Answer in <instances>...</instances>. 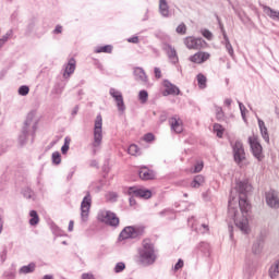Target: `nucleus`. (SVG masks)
Returning a JSON list of instances; mask_svg holds the SVG:
<instances>
[{"instance_id": "20e7f679", "label": "nucleus", "mask_w": 279, "mask_h": 279, "mask_svg": "<svg viewBox=\"0 0 279 279\" xmlns=\"http://www.w3.org/2000/svg\"><path fill=\"white\" fill-rule=\"evenodd\" d=\"M98 221L106 223V226H111L112 228L119 227L120 223L119 216L110 210L99 211Z\"/></svg>"}, {"instance_id": "5701e85b", "label": "nucleus", "mask_w": 279, "mask_h": 279, "mask_svg": "<svg viewBox=\"0 0 279 279\" xmlns=\"http://www.w3.org/2000/svg\"><path fill=\"white\" fill-rule=\"evenodd\" d=\"M29 217V226H38V223H40V217L36 210H31Z\"/></svg>"}, {"instance_id": "ea45409f", "label": "nucleus", "mask_w": 279, "mask_h": 279, "mask_svg": "<svg viewBox=\"0 0 279 279\" xmlns=\"http://www.w3.org/2000/svg\"><path fill=\"white\" fill-rule=\"evenodd\" d=\"M125 269V264L123 262H120L116 265L114 271L116 274H121Z\"/></svg>"}, {"instance_id": "7ed1b4c3", "label": "nucleus", "mask_w": 279, "mask_h": 279, "mask_svg": "<svg viewBox=\"0 0 279 279\" xmlns=\"http://www.w3.org/2000/svg\"><path fill=\"white\" fill-rule=\"evenodd\" d=\"M248 145H250L251 153L253 154L254 158L258 162H263V160H265V154L263 153V145H260V141H258V136H256V135L250 136Z\"/></svg>"}, {"instance_id": "e433bc0d", "label": "nucleus", "mask_w": 279, "mask_h": 279, "mask_svg": "<svg viewBox=\"0 0 279 279\" xmlns=\"http://www.w3.org/2000/svg\"><path fill=\"white\" fill-rule=\"evenodd\" d=\"M201 34L207 40H213V33L209 29L204 28V29L201 31Z\"/></svg>"}, {"instance_id": "f8f14e48", "label": "nucleus", "mask_w": 279, "mask_h": 279, "mask_svg": "<svg viewBox=\"0 0 279 279\" xmlns=\"http://www.w3.org/2000/svg\"><path fill=\"white\" fill-rule=\"evenodd\" d=\"M187 223L189 226H191L195 232H197L198 234H206L208 232H210V228H208V225L206 223H201V225H197L195 223V218L192 217V218H189L187 219Z\"/></svg>"}, {"instance_id": "49530a36", "label": "nucleus", "mask_w": 279, "mask_h": 279, "mask_svg": "<svg viewBox=\"0 0 279 279\" xmlns=\"http://www.w3.org/2000/svg\"><path fill=\"white\" fill-rule=\"evenodd\" d=\"M128 43H133V45H138V43H140L138 36L129 38Z\"/></svg>"}, {"instance_id": "0e129e2a", "label": "nucleus", "mask_w": 279, "mask_h": 279, "mask_svg": "<svg viewBox=\"0 0 279 279\" xmlns=\"http://www.w3.org/2000/svg\"><path fill=\"white\" fill-rule=\"evenodd\" d=\"M175 95H180V88L175 87Z\"/></svg>"}, {"instance_id": "a19ab883", "label": "nucleus", "mask_w": 279, "mask_h": 279, "mask_svg": "<svg viewBox=\"0 0 279 279\" xmlns=\"http://www.w3.org/2000/svg\"><path fill=\"white\" fill-rule=\"evenodd\" d=\"M19 94L25 97V95H29V87L28 86H21L19 88Z\"/></svg>"}, {"instance_id": "f03ea898", "label": "nucleus", "mask_w": 279, "mask_h": 279, "mask_svg": "<svg viewBox=\"0 0 279 279\" xmlns=\"http://www.w3.org/2000/svg\"><path fill=\"white\" fill-rule=\"evenodd\" d=\"M137 263L140 265H154L156 263V250L150 239H144L138 251Z\"/></svg>"}, {"instance_id": "0eeeda50", "label": "nucleus", "mask_w": 279, "mask_h": 279, "mask_svg": "<svg viewBox=\"0 0 279 279\" xmlns=\"http://www.w3.org/2000/svg\"><path fill=\"white\" fill-rule=\"evenodd\" d=\"M143 232H145V228L125 227L119 235V241H125L126 239H136V236L143 234Z\"/></svg>"}, {"instance_id": "ddd939ff", "label": "nucleus", "mask_w": 279, "mask_h": 279, "mask_svg": "<svg viewBox=\"0 0 279 279\" xmlns=\"http://www.w3.org/2000/svg\"><path fill=\"white\" fill-rule=\"evenodd\" d=\"M109 94L111 95V97H113V99H116L117 106L119 110H125V104L123 102V95H121V92L111 88L109 90Z\"/></svg>"}, {"instance_id": "1a4fd4ad", "label": "nucleus", "mask_w": 279, "mask_h": 279, "mask_svg": "<svg viewBox=\"0 0 279 279\" xmlns=\"http://www.w3.org/2000/svg\"><path fill=\"white\" fill-rule=\"evenodd\" d=\"M265 197H266V204L267 206H269V208H275V209L279 208L278 192H276L275 190H270L266 192Z\"/></svg>"}, {"instance_id": "4c0bfd02", "label": "nucleus", "mask_w": 279, "mask_h": 279, "mask_svg": "<svg viewBox=\"0 0 279 279\" xmlns=\"http://www.w3.org/2000/svg\"><path fill=\"white\" fill-rule=\"evenodd\" d=\"M204 169V162L198 161L195 163L194 169L192 170V173H199Z\"/></svg>"}, {"instance_id": "37998d69", "label": "nucleus", "mask_w": 279, "mask_h": 279, "mask_svg": "<svg viewBox=\"0 0 279 279\" xmlns=\"http://www.w3.org/2000/svg\"><path fill=\"white\" fill-rule=\"evenodd\" d=\"M217 21H218V25L220 27V32H221L223 38H226V36H228V33H226V28L223 27V24L221 23V20H219V16H217Z\"/></svg>"}, {"instance_id": "4d7b16f0", "label": "nucleus", "mask_w": 279, "mask_h": 279, "mask_svg": "<svg viewBox=\"0 0 279 279\" xmlns=\"http://www.w3.org/2000/svg\"><path fill=\"white\" fill-rule=\"evenodd\" d=\"M170 125H171V129H172V130L175 129V123L173 122V119L170 121Z\"/></svg>"}, {"instance_id": "680f3d73", "label": "nucleus", "mask_w": 279, "mask_h": 279, "mask_svg": "<svg viewBox=\"0 0 279 279\" xmlns=\"http://www.w3.org/2000/svg\"><path fill=\"white\" fill-rule=\"evenodd\" d=\"M167 120V116L166 114H162L161 116V121H166Z\"/></svg>"}, {"instance_id": "f704fd0d", "label": "nucleus", "mask_w": 279, "mask_h": 279, "mask_svg": "<svg viewBox=\"0 0 279 279\" xmlns=\"http://www.w3.org/2000/svg\"><path fill=\"white\" fill-rule=\"evenodd\" d=\"M184 128L182 126V120H175V134H182Z\"/></svg>"}, {"instance_id": "2eb2a0df", "label": "nucleus", "mask_w": 279, "mask_h": 279, "mask_svg": "<svg viewBox=\"0 0 279 279\" xmlns=\"http://www.w3.org/2000/svg\"><path fill=\"white\" fill-rule=\"evenodd\" d=\"M138 173L141 180H156V172L147 167H142Z\"/></svg>"}, {"instance_id": "72a5a7b5", "label": "nucleus", "mask_w": 279, "mask_h": 279, "mask_svg": "<svg viewBox=\"0 0 279 279\" xmlns=\"http://www.w3.org/2000/svg\"><path fill=\"white\" fill-rule=\"evenodd\" d=\"M53 165H60L62 162V156L58 151L52 153Z\"/></svg>"}, {"instance_id": "a211bd4d", "label": "nucleus", "mask_w": 279, "mask_h": 279, "mask_svg": "<svg viewBox=\"0 0 279 279\" xmlns=\"http://www.w3.org/2000/svg\"><path fill=\"white\" fill-rule=\"evenodd\" d=\"M263 10H264L265 14H267V16H269V19H272V21H279V11H276L267 5H264Z\"/></svg>"}, {"instance_id": "2f4dec72", "label": "nucleus", "mask_w": 279, "mask_h": 279, "mask_svg": "<svg viewBox=\"0 0 279 279\" xmlns=\"http://www.w3.org/2000/svg\"><path fill=\"white\" fill-rule=\"evenodd\" d=\"M138 99L141 104H147V99H149V94L147 90H141L138 94Z\"/></svg>"}, {"instance_id": "58836bf2", "label": "nucleus", "mask_w": 279, "mask_h": 279, "mask_svg": "<svg viewBox=\"0 0 279 279\" xmlns=\"http://www.w3.org/2000/svg\"><path fill=\"white\" fill-rule=\"evenodd\" d=\"M177 34H181V36H184V34H186V24L185 23H181L177 27Z\"/></svg>"}, {"instance_id": "69168bd1", "label": "nucleus", "mask_w": 279, "mask_h": 279, "mask_svg": "<svg viewBox=\"0 0 279 279\" xmlns=\"http://www.w3.org/2000/svg\"><path fill=\"white\" fill-rule=\"evenodd\" d=\"M3 256H4V258H5V256H8V250L3 251Z\"/></svg>"}, {"instance_id": "423d86ee", "label": "nucleus", "mask_w": 279, "mask_h": 279, "mask_svg": "<svg viewBox=\"0 0 279 279\" xmlns=\"http://www.w3.org/2000/svg\"><path fill=\"white\" fill-rule=\"evenodd\" d=\"M232 151H233V160L236 165L241 166L245 160V148L243 147V142L235 141L231 143Z\"/></svg>"}, {"instance_id": "393cba45", "label": "nucleus", "mask_w": 279, "mask_h": 279, "mask_svg": "<svg viewBox=\"0 0 279 279\" xmlns=\"http://www.w3.org/2000/svg\"><path fill=\"white\" fill-rule=\"evenodd\" d=\"M163 95L167 96V95H173V93H175V87L169 83V81H166L163 83Z\"/></svg>"}, {"instance_id": "09e8293b", "label": "nucleus", "mask_w": 279, "mask_h": 279, "mask_svg": "<svg viewBox=\"0 0 279 279\" xmlns=\"http://www.w3.org/2000/svg\"><path fill=\"white\" fill-rule=\"evenodd\" d=\"M182 267H184V260L179 259L175 264V269H182Z\"/></svg>"}, {"instance_id": "aec40b11", "label": "nucleus", "mask_w": 279, "mask_h": 279, "mask_svg": "<svg viewBox=\"0 0 279 279\" xmlns=\"http://www.w3.org/2000/svg\"><path fill=\"white\" fill-rule=\"evenodd\" d=\"M222 45H225L229 56L231 58H234V48L232 47V44L230 43V38H228V35H225Z\"/></svg>"}, {"instance_id": "c03bdc74", "label": "nucleus", "mask_w": 279, "mask_h": 279, "mask_svg": "<svg viewBox=\"0 0 279 279\" xmlns=\"http://www.w3.org/2000/svg\"><path fill=\"white\" fill-rule=\"evenodd\" d=\"M239 108H240V112H241L242 119H245V110H247L245 108V105H243V102H239Z\"/></svg>"}, {"instance_id": "f257e3e1", "label": "nucleus", "mask_w": 279, "mask_h": 279, "mask_svg": "<svg viewBox=\"0 0 279 279\" xmlns=\"http://www.w3.org/2000/svg\"><path fill=\"white\" fill-rule=\"evenodd\" d=\"M252 184L250 181H239L236 183V191L239 197L232 196V192L229 198L228 218L234 221V225L244 234L250 233V220L247 219L252 205L247 201V194L252 193Z\"/></svg>"}, {"instance_id": "9b49d317", "label": "nucleus", "mask_w": 279, "mask_h": 279, "mask_svg": "<svg viewBox=\"0 0 279 279\" xmlns=\"http://www.w3.org/2000/svg\"><path fill=\"white\" fill-rule=\"evenodd\" d=\"M129 195L141 197L142 199H149L151 197V191L141 187H129Z\"/></svg>"}, {"instance_id": "b1692460", "label": "nucleus", "mask_w": 279, "mask_h": 279, "mask_svg": "<svg viewBox=\"0 0 279 279\" xmlns=\"http://www.w3.org/2000/svg\"><path fill=\"white\" fill-rule=\"evenodd\" d=\"M196 80H197L198 88L204 90V88H206L207 86L206 83L208 82V78H206V75L199 73L197 74Z\"/></svg>"}, {"instance_id": "412c9836", "label": "nucleus", "mask_w": 279, "mask_h": 279, "mask_svg": "<svg viewBox=\"0 0 279 279\" xmlns=\"http://www.w3.org/2000/svg\"><path fill=\"white\" fill-rule=\"evenodd\" d=\"M134 75L140 82H147V74H145V70L142 68H135Z\"/></svg>"}, {"instance_id": "f3484780", "label": "nucleus", "mask_w": 279, "mask_h": 279, "mask_svg": "<svg viewBox=\"0 0 279 279\" xmlns=\"http://www.w3.org/2000/svg\"><path fill=\"white\" fill-rule=\"evenodd\" d=\"M206 183V178L202 174H197L193 178L191 182L192 189H199V186H204Z\"/></svg>"}, {"instance_id": "6e6552de", "label": "nucleus", "mask_w": 279, "mask_h": 279, "mask_svg": "<svg viewBox=\"0 0 279 279\" xmlns=\"http://www.w3.org/2000/svg\"><path fill=\"white\" fill-rule=\"evenodd\" d=\"M93 204V198L90 197V193L83 198L81 203V217L83 221H88V215L90 213V206Z\"/></svg>"}, {"instance_id": "4468645a", "label": "nucleus", "mask_w": 279, "mask_h": 279, "mask_svg": "<svg viewBox=\"0 0 279 279\" xmlns=\"http://www.w3.org/2000/svg\"><path fill=\"white\" fill-rule=\"evenodd\" d=\"M210 59V53L208 52H196L195 54L190 57V61L194 62V64H203L206 60Z\"/></svg>"}, {"instance_id": "bb28decb", "label": "nucleus", "mask_w": 279, "mask_h": 279, "mask_svg": "<svg viewBox=\"0 0 279 279\" xmlns=\"http://www.w3.org/2000/svg\"><path fill=\"white\" fill-rule=\"evenodd\" d=\"M95 53H112V45L97 47Z\"/></svg>"}, {"instance_id": "7c9ffc66", "label": "nucleus", "mask_w": 279, "mask_h": 279, "mask_svg": "<svg viewBox=\"0 0 279 279\" xmlns=\"http://www.w3.org/2000/svg\"><path fill=\"white\" fill-rule=\"evenodd\" d=\"M263 252V246L260 245V242H255L252 246V253L255 254V256H258Z\"/></svg>"}, {"instance_id": "13d9d810", "label": "nucleus", "mask_w": 279, "mask_h": 279, "mask_svg": "<svg viewBox=\"0 0 279 279\" xmlns=\"http://www.w3.org/2000/svg\"><path fill=\"white\" fill-rule=\"evenodd\" d=\"M43 279H53V276H51V275H46V276H44Z\"/></svg>"}, {"instance_id": "bf43d9fd", "label": "nucleus", "mask_w": 279, "mask_h": 279, "mask_svg": "<svg viewBox=\"0 0 279 279\" xmlns=\"http://www.w3.org/2000/svg\"><path fill=\"white\" fill-rule=\"evenodd\" d=\"M109 195H111V199H117V194L111 193V194H109Z\"/></svg>"}, {"instance_id": "a18cd8bd", "label": "nucleus", "mask_w": 279, "mask_h": 279, "mask_svg": "<svg viewBox=\"0 0 279 279\" xmlns=\"http://www.w3.org/2000/svg\"><path fill=\"white\" fill-rule=\"evenodd\" d=\"M154 72H155V77L157 80H160V77H162V71H160V68H155Z\"/></svg>"}, {"instance_id": "052dcab7", "label": "nucleus", "mask_w": 279, "mask_h": 279, "mask_svg": "<svg viewBox=\"0 0 279 279\" xmlns=\"http://www.w3.org/2000/svg\"><path fill=\"white\" fill-rule=\"evenodd\" d=\"M28 119H34V112H31V113L28 114Z\"/></svg>"}, {"instance_id": "4be33fe9", "label": "nucleus", "mask_w": 279, "mask_h": 279, "mask_svg": "<svg viewBox=\"0 0 279 279\" xmlns=\"http://www.w3.org/2000/svg\"><path fill=\"white\" fill-rule=\"evenodd\" d=\"M159 12L162 16H169V4L167 0H159Z\"/></svg>"}, {"instance_id": "79ce46f5", "label": "nucleus", "mask_w": 279, "mask_h": 279, "mask_svg": "<svg viewBox=\"0 0 279 279\" xmlns=\"http://www.w3.org/2000/svg\"><path fill=\"white\" fill-rule=\"evenodd\" d=\"M155 140H156V136H154L153 133H147L143 136V141H145L146 143H151Z\"/></svg>"}, {"instance_id": "3c124183", "label": "nucleus", "mask_w": 279, "mask_h": 279, "mask_svg": "<svg viewBox=\"0 0 279 279\" xmlns=\"http://www.w3.org/2000/svg\"><path fill=\"white\" fill-rule=\"evenodd\" d=\"M74 226H75V222H74L73 220H71V221L69 222V227H68L69 232H73Z\"/></svg>"}, {"instance_id": "6ab92c4d", "label": "nucleus", "mask_w": 279, "mask_h": 279, "mask_svg": "<svg viewBox=\"0 0 279 279\" xmlns=\"http://www.w3.org/2000/svg\"><path fill=\"white\" fill-rule=\"evenodd\" d=\"M75 64H76L75 59L69 60L63 77H70L72 73H75Z\"/></svg>"}, {"instance_id": "cd10ccee", "label": "nucleus", "mask_w": 279, "mask_h": 279, "mask_svg": "<svg viewBox=\"0 0 279 279\" xmlns=\"http://www.w3.org/2000/svg\"><path fill=\"white\" fill-rule=\"evenodd\" d=\"M36 270V264L34 263H31L28 264L27 266H23L21 269H20V272L21 274H32Z\"/></svg>"}, {"instance_id": "a878e982", "label": "nucleus", "mask_w": 279, "mask_h": 279, "mask_svg": "<svg viewBox=\"0 0 279 279\" xmlns=\"http://www.w3.org/2000/svg\"><path fill=\"white\" fill-rule=\"evenodd\" d=\"M254 264L252 262H245L244 264V267H243V272L246 275V276H252L254 275Z\"/></svg>"}, {"instance_id": "9d476101", "label": "nucleus", "mask_w": 279, "mask_h": 279, "mask_svg": "<svg viewBox=\"0 0 279 279\" xmlns=\"http://www.w3.org/2000/svg\"><path fill=\"white\" fill-rule=\"evenodd\" d=\"M184 45L187 49H202L206 45V41L203 38L186 37Z\"/></svg>"}, {"instance_id": "c85d7f7f", "label": "nucleus", "mask_w": 279, "mask_h": 279, "mask_svg": "<svg viewBox=\"0 0 279 279\" xmlns=\"http://www.w3.org/2000/svg\"><path fill=\"white\" fill-rule=\"evenodd\" d=\"M130 156H141V148L136 144H132L128 149Z\"/></svg>"}, {"instance_id": "5fc2aeb1", "label": "nucleus", "mask_w": 279, "mask_h": 279, "mask_svg": "<svg viewBox=\"0 0 279 279\" xmlns=\"http://www.w3.org/2000/svg\"><path fill=\"white\" fill-rule=\"evenodd\" d=\"M225 104H226L227 106H232V99L227 98V99L225 100Z\"/></svg>"}, {"instance_id": "8fccbe9b", "label": "nucleus", "mask_w": 279, "mask_h": 279, "mask_svg": "<svg viewBox=\"0 0 279 279\" xmlns=\"http://www.w3.org/2000/svg\"><path fill=\"white\" fill-rule=\"evenodd\" d=\"M82 279H95V276L93 274H83Z\"/></svg>"}, {"instance_id": "603ef678", "label": "nucleus", "mask_w": 279, "mask_h": 279, "mask_svg": "<svg viewBox=\"0 0 279 279\" xmlns=\"http://www.w3.org/2000/svg\"><path fill=\"white\" fill-rule=\"evenodd\" d=\"M54 34H62V26H57L54 29Z\"/></svg>"}, {"instance_id": "c9c22d12", "label": "nucleus", "mask_w": 279, "mask_h": 279, "mask_svg": "<svg viewBox=\"0 0 279 279\" xmlns=\"http://www.w3.org/2000/svg\"><path fill=\"white\" fill-rule=\"evenodd\" d=\"M71 145V138L65 137L64 138V145L61 147L62 154H66L69 151V146Z\"/></svg>"}, {"instance_id": "6e6d98bb", "label": "nucleus", "mask_w": 279, "mask_h": 279, "mask_svg": "<svg viewBox=\"0 0 279 279\" xmlns=\"http://www.w3.org/2000/svg\"><path fill=\"white\" fill-rule=\"evenodd\" d=\"M1 232H3V220L1 219V216H0V234Z\"/></svg>"}, {"instance_id": "e2e57ef3", "label": "nucleus", "mask_w": 279, "mask_h": 279, "mask_svg": "<svg viewBox=\"0 0 279 279\" xmlns=\"http://www.w3.org/2000/svg\"><path fill=\"white\" fill-rule=\"evenodd\" d=\"M230 236L232 238V226L229 225Z\"/></svg>"}, {"instance_id": "39448f33", "label": "nucleus", "mask_w": 279, "mask_h": 279, "mask_svg": "<svg viewBox=\"0 0 279 279\" xmlns=\"http://www.w3.org/2000/svg\"><path fill=\"white\" fill-rule=\"evenodd\" d=\"M104 119L101 116H97L94 124V142L93 147H99L101 141H104Z\"/></svg>"}, {"instance_id": "c756f323", "label": "nucleus", "mask_w": 279, "mask_h": 279, "mask_svg": "<svg viewBox=\"0 0 279 279\" xmlns=\"http://www.w3.org/2000/svg\"><path fill=\"white\" fill-rule=\"evenodd\" d=\"M214 132L218 136V138H223V126L219 123L214 124Z\"/></svg>"}, {"instance_id": "de8ad7c7", "label": "nucleus", "mask_w": 279, "mask_h": 279, "mask_svg": "<svg viewBox=\"0 0 279 279\" xmlns=\"http://www.w3.org/2000/svg\"><path fill=\"white\" fill-rule=\"evenodd\" d=\"M8 38H9V36H8V35H4V36L0 39V48H2L3 45H5V43H8Z\"/></svg>"}, {"instance_id": "dca6fc26", "label": "nucleus", "mask_w": 279, "mask_h": 279, "mask_svg": "<svg viewBox=\"0 0 279 279\" xmlns=\"http://www.w3.org/2000/svg\"><path fill=\"white\" fill-rule=\"evenodd\" d=\"M258 128L262 134V138H264L265 143L269 144V132L267 131L265 121L258 119Z\"/></svg>"}, {"instance_id": "864d4df0", "label": "nucleus", "mask_w": 279, "mask_h": 279, "mask_svg": "<svg viewBox=\"0 0 279 279\" xmlns=\"http://www.w3.org/2000/svg\"><path fill=\"white\" fill-rule=\"evenodd\" d=\"M130 206H136V199L134 197L130 198Z\"/></svg>"}, {"instance_id": "473e14b6", "label": "nucleus", "mask_w": 279, "mask_h": 279, "mask_svg": "<svg viewBox=\"0 0 279 279\" xmlns=\"http://www.w3.org/2000/svg\"><path fill=\"white\" fill-rule=\"evenodd\" d=\"M226 114L223 113V109L221 107H216V119L217 121H223Z\"/></svg>"}]
</instances>
